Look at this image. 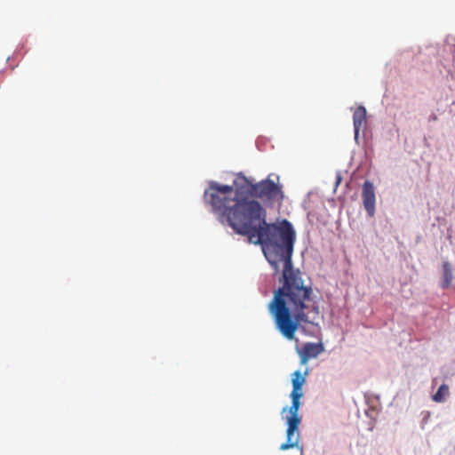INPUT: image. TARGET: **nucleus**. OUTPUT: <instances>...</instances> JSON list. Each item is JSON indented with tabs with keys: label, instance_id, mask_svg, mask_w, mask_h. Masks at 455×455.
I'll list each match as a JSON object with an SVG mask.
<instances>
[{
	"label": "nucleus",
	"instance_id": "nucleus-1",
	"mask_svg": "<svg viewBox=\"0 0 455 455\" xmlns=\"http://www.w3.org/2000/svg\"><path fill=\"white\" fill-rule=\"evenodd\" d=\"M267 179L253 183L243 173H238L232 186L210 181L204 193L206 204L218 215L221 221L226 220L238 235L246 236L253 244H260L263 253L277 273L280 264L283 269L279 283L282 284L274 292L268 305L276 329L289 340L301 323H309L308 313L317 312L314 291L302 279L299 269H294L291 256L296 238L291 222L283 220L278 223L267 222V211L255 200L274 203L283 199L282 186Z\"/></svg>",
	"mask_w": 455,
	"mask_h": 455
},
{
	"label": "nucleus",
	"instance_id": "nucleus-2",
	"mask_svg": "<svg viewBox=\"0 0 455 455\" xmlns=\"http://www.w3.org/2000/svg\"><path fill=\"white\" fill-rule=\"evenodd\" d=\"M287 408L284 407L282 413L285 412ZM290 416L286 419V443L280 446L281 451L298 447L299 442V426L301 422V418L299 416V409L291 405L288 409Z\"/></svg>",
	"mask_w": 455,
	"mask_h": 455
},
{
	"label": "nucleus",
	"instance_id": "nucleus-3",
	"mask_svg": "<svg viewBox=\"0 0 455 455\" xmlns=\"http://www.w3.org/2000/svg\"><path fill=\"white\" fill-rule=\"evenodd\" d=\"M354 128H355V139L358 140L359 131L362 125L366 121V109L364 107H358L353 115Z\"/></svg>",
	"mask_w": 455,
	"mask_h": 455
},
{
	"label": "nucleus",
	"instance_id": "nucleus-4",
	"mask_svg": "<svg viewBox=\"0 0 455 455\" xmlns=\"http://www.w3.org/2000/svg\"><path fill=\"white\" fill-rule=\"evenodd\" d=\"M323 351L321 344L306 343L303 347L302 363H305L309 358L316 357Z\"/></svg>",
	"mask_w": 455,
	"mask_h": 455
},
{
	"label": "nucleus",
	"instance_id": "nucleus-5",
	"mask_svg": "<svg viewBox=\"0 0 455 455\" xmlns=\"http://www.w3.org/2000/svg\"><path fill=\"white\" fill-rule=\"evenodd\" d=\"M453 280V267L448 261L445 260L443 262V269H442V280L440 283V287L443 289L448 288Z\"/></svg>",
	"mask_w": 455,
	"mask_h": 455
},
{
	"label": "nucleus",
	"instance_id": "nucleus-6",
	"mask_svg": "<svg viewBox=\"0 0 455 455\" xmlns=\"http://www.w3.org/2000/svg\"><path fill=\"white\" fill-rule=\"evenodd\" d=\"M449 395V387L446 384H442L436 393L433 395V400L436 403H443L445 401L446 396Z\"/></svg>",
	"mask_w": 455,
	"mask_h": 455
},
{
	"label": "nucleus",
	"instance_id": "nucleus-7",
	"mask_svg": "<svg viewBox=\"0 0 455 455\" xmlns=\"http://www.w3.org/2000/svg\"><path fill=\"white\" fill-rule=\"evenodd\" d=\"M363 202L365 210L370 213V180H365L363 187Z\"/></svg>",
	"mask_w": 455,
	"mask_h": 455
},
{
	"label": "nucleus",
	"instance_id": "nucleus-8",
	"mask_svg": "<svg viewBox=\"0 0 455 455\" xmlns=\"http://www.w3.org/2000/svg\"><path fill=\"white\" fill-rule=\"evenodd\" d=\"M305 378L301 375L299 371H296L293 373L292 387H295V389H301V387L303 386Z\"/></svg>",
	"mask_w": 455,
	"mask_h": 455
},
{
	"label": "nucleus",
	"instance_id": "nucleus-9",
	"mask_svg": "<svg viewBox=\"0 0 455 455\" xmlns=\"http://www.w3.org/2000/svg\"><path fill=\"white\" fill-rule=\"evenodd\" d=\"M302 395L303 394L301 392V389H295V387H293L291 394V400H300Z\"/></svg>",
	"mask_w": 455,
	"mask_h": 455
},
{
	"label": "nucleus",
	"instance_id": "nucleus-10",
	"mask_svg": "<svg viewBox=\"0 0 455 455\" xmlns=\"http://www.w3.org/2000/svg\"><path fill=\"white\" fill-rule=\"evenodd\" d=\"M430 413L428 411L424 412V417L421 421V428H424V425L427 424L429 420Z\"/></svg>",
	"mask_w": 455,
	"mask_h": 455
},
{
	"label": "nucleus",
	"instance_id": "nucleus-11",
	"mask_svg": "<svg viewBox=\"0 0 455 455\" xmlns=\"http://www.w3.org/2000/svg\"><path fill=\"white\" fill-rule=\"evenodd\" d=\"M375 195L373 192V186L371 185V216L374 212Z\"/></svg>",
	"mask_w": 455,
	"mask_h": 455
},
{
	"label": "nucleus",
	"instance_id": "nucleus-12",
	"mask_svg": "<svg viewBox=\"0 0 455 455\" xmlns=\"http://www.w3.org/2000/svg\"><path fill=\"white\" fill-rule=\"evenodd\" d=\"M291 406L299 409V406H300L299 400H291Z\"/></svg>",
	"mask_w": 455,
	"mask_h": 455
},
{
	"label": "nucleus",
	"instance_id": "nucleus-13",
	"mask_svg": "<svg viewBox=\"0 0 455 455\" xmlns=\"http://www.w3.org/2000/svg\"><path fill=\"white\" fill-rule=\"evenodd\" d=\"M449 47H450V51L452 54L453 61H455V45L452 44V45H450Z\"/></svg>",
	"mask_w": 455,
	"mask_h": 455
},
{
	"label": "nucleus",
	"instance_id": "nucleus-14",
	"mask_svg": "<svg viewBox=\"0 0 455 455\" xmlns=\"http://www.w3.org/2000/svg\"><path fill=\"white\" fill-rule=\"evenodd\" d=\"M436 119H437V117L435 114H433L429 116V121H435Z\"/></svg>",
	"mask_w": 455,
	"mask_h": 455
}]
</instances>
